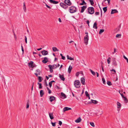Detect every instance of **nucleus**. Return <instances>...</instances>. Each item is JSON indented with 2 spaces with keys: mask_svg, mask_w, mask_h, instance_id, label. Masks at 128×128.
I'll use <instances>...</instances> for the list:
<instances>
[{
  "mask_svg": "<svg viewBox=\"0 0 128 128\" xmlns=\"http://www.w3.org/2000/svg\"><path fill=\"white\" fill-rule=\"evenodd\" d=\"M69 12L71 13H73L76 11V8L74 6L70 7L69 10Z\"/></svg>",
  "mask_w": 128,
  "mask_h": 128,
  "instance_id": "obj_1",
  "label": "nucleus"
},
{
  "mask_svg": "<svg viewBox=\"0 0 128 128\" xmlns=\"http://www.w3.org/2000/svg\"><path fill=\"white\" fill-rule=\"evenodd\" d=\"M74 84L76 88H78L80 86V83L78 80H76L74 82Z\"/></svg>",
  "mask_w": 128,
  "mask_h": 128,
  "instance_id": "obj_2",
  "label": "nucleus"
},
{
  "mask_svg": "<svg viewBox=\"0 0 128 128\" xmlns=\"http://www.w3.org/2000/svg\"><path fill=\"white\" fill-rule=\"evenodd\" d=\"M88 11L89 14H93L94 12L93 7H91L88 8Z\"/></svg>",
  "mask_w": 128,
  "mask_h": 128,
  "instance_id": "obj_3",
  "label": "nucleus"
},
{
  "mask_svg": "<svg viewBox=\"0 0 128 128\" xmlns=\"http://www.w3.org/2000/svg\"><path fill=\"white\" fill-rule=\"evenodd\" d=\"M89 40V37L88 35H86L84 37V43L86 45L88 44V40Z\"/></svg>",
  "mask_w": 128,
  "mask_h": 128,
  "instance_id": "obj_4",
  "label": "nucleus"
},
{
  "mask_svg": "<svg viewBox=\"0 0 128 128\" xmlns=\"http://www.w3.org/2000/svg\"><path fill=\"white\" fill-rule=\"evenodd\" d=\"M60 5L62 8L65 9H66L68 8V6L64 3L61 2L60 4Z\"/></svg>",
  "mask_w": 128,
  "mask_h": 128,
  "instance_id": "obj_5",
  "label": "nucleus"
},
{
  "mask_svg": "<svg viewBox=\"0 0 128 128\" xmlns=\"http://www.w3.org/2000/svg\"><path fill=\"white\" fill-rule=\"evenodd\" d=\"M64 3L65 4H67L68 6V5L70 6L72 4V3L70 0H64Z\"/></svg>",
  "mask_w": 128,
  "mask_h": 128,
  "instance_id": "obj_6",
  "label": "nucleus"
},
{
  "mask_svg": "<svg viewBox=\"0 0 128 128\" xmlns=\"http://www.w3.org/2000/svg\"><path fill=\"white\" fill-rule=\"evenodd\" d=\"M110 0H104L103 2V3L104 4H110Z\"/></svg>",
  "mask_w": 128,
  "mask_h": 128,
  "instance_id": "obj_7",
  "label": "nucleus"
},
{
  "mask_svg": "<svg viewBox=\"0 0 128 128\" xmlns=\"http://www.w3.org/2000/svg\"><path fill=\"white\" fill-rule=\"evenodd\" d=\"M48 61V58L46 57H45L44 58V60L42 61V62L44 63H46Z\"/></svg>",
  "mask_w": 128,
  "mask_h": 128,
  "instance_id": "obj_8",
  "label": "nucleus"
},
{
  "mask_svg": "<svg viewBox=\"0 0 128 128\" xmlns=\"http://www.w3.org/2000/svg\"><path fill=\"white\" fill-rule=\"evenodd\" d=\"M112 63L113 65H114V66H117V64L115 60V58H113Z\"/></svg>",
  "mask_w": 128,
  "mask_h": 128,
  "instance_id": "obj_9",
  "label": "nucleus"
},
{
  "mask_svg": "<svg viewBox=\"0 0 128 128\" xmlns=\"http://www.w3.org/2000/svg\"><path fill=\"white\" fill-rule=\"evenodd\" d=\"M41 52L42 54L44 56L48 54V52L45 50L42 51Z\"/></svg>",
  "mask_w": 128,
  "mask_h": 128,
  "instance_id": "obj_10",
  "label": "nucleus"
},
{
  "mask_svg": "<svg viewBox=\"0 0 128 128\" xmlns=\"http://www.w3.org/2000/svg\"><path fill=\"white\" fill-rule=\"evenodd\" d=\"M33 62L32 61H31L30 63H28V66L29 67L33 68L34 66L33 65Z\"/></svg>",
  "mask_w": 128,
  "mask_h": 128,
  "instance_id": "obj_11",
  "label": "nucleus"
},
{
  "mask_svg": "<svg viewBox=\"0 0 128 128\" xmlns=\"http://www.w3.org/2000/svg\"><path fill=\"white\" fill-rule=\"evenodd\" d=\"M50 3L54 4H57L58 2V1H55L53 0H50Z\"/></svg>",
  "mask_w": 128,
  "mask_h": 128,
  "instance_id": "obj_12",
  "label": "nucleus"
},
{
  "mask_svg": "<svg viewBox=\"0 0 128 128\" xmlns=\"http://www.w3.org/2000/svg\"><path fill=\"white\" fill-rule=\"evenodd\" d=\"M59 76L61 80L62 81H64L65 80V78L64 77V76L63 75H61L60 74H59Z\"/></svg>",
  "mask_w": 128,
  "mask_h": 128,
  "instance_id": "obj_13",
  "label": "nucleus"
},
{
  "mask_svg": "<svg viewBox=\"0 0 128 128\" xmlns=\"http://www.w3.org/2000/svg\"><path fill=\"white\" fill-rule=\"evenodd\" d=\"M90 104L93 103L94 104H97L98 103V102L95 100H91V101L89 102Z\"/></svg>",
  "mask_w": 128,
  "mask_h": 128,
  "instance_id": "obj_14",
  "label": "nucleus"
},
{
  "mask_svg": "<svg viewBox=\"0 0 128 128\" xmlns=\"http://www.w3.org/2000/svg\"><path fill=\"white\" fill-rule=\"evenodd\" d=\"M118 11L116 10V9H113L112 10V11L111 12V14H112L114 13H118Z\"/></svg>",
  "mask_w": 128,
  "mask_h": 128,
  "instance_id": "obj_15",
  "label": "nucleus"
},
{
  "mask_svg": "<svg viewBox=\"0 0 128 128\" xmlns=\"http://www.w3.org/2000/svg\"><path fill=\"white\" fill-rule=\"evenodd\" d=\"M85 80L84 78V77H82L81 78V82L82 84L83 85H84Z\"/></svg>",
  "mask_w": 128,
  "mask_h": 128,
  "instance_id": "obj_16",
  "label": "nucleus"
},
{
  "mask_svg": "<svg viewBox=\"0 0 128 128\" xmlns=\"http://www.w3.org/2000/svg\"><path fill=\"white\" fill-rule=\"evenodd\" d=\"M86 6H84L81 7V12H83L84 11V10L86 8Z\"/></svg>",
  "mask_w": 128,
  "mask_h": 128,
  "instance_id": "obj_17",
  "label": "nucleus"
},
{
  "mask_svg": "<svg viewBox=\"0 0 128 128\" xmlns=\"http://www.w3.org/2000/svg\"><path fill=\"white\" fill-rule=\"evenodd\" d=\"M71 110V108H68L67 107H64L63 109V111L64 112L66 111H67L68 110Z\"/></svg>",
  "mask_w": 128,
  "mask_h": 128,
  "instance_id": "obj_18",
  "label": "nucleus"
},
{
  "mask_svg": "<svg viewBox=\"0 0 128 128\" xmlns=\"http://www.w3.org/2000/svg\"><path fill=\"white\" fill-rule=\"evenodd\" d=\"M55 98L54 96H51L50 97V102H52L55 99Z\"/></svg>",
  "mask_w": 128,
  "mask_h": 128,
  "instance_id": "obj_19",
  "label": "nucleus"
},
{
  "mask_svg": "<svg viewBox=\"0 0 128 128\" xmlns=\"http://www.w3.org/2000/svg\"><path fill=\"white\" fill-rule=\"evenodd\" d=\"M81 120L80 118H78L77 120H75V122H76L79 123L81 121Z\"/></svg>",
  "mask_w": 128,
  "mask_h": 128,
  "instance_id": "obj_20",
  "label": "nucleus"
},
{
  "mask_svg": "<svg viewBox=\"0 0 128 128\" xmlns=\"http://www.w3.org/2000/svg\"><path fill=\"white\" fill-rule=\"evenodd\" d=\"M49 116L50 117V119L51 120L53 119L54 118V117L53 116V114L52 113H49Z\"/></svg>",
  "mask_w": 128,
  "mask_h": 128,
  "instance_id": "obj_21",
  "label": "nucleus"
},
{
  "mask_svg": "<svg viewBox=\"0 0 128 128\" xmlns=\"http://www.w3.org/2000/svg\"><path fill=\"white\" fill-rule=\"evenodd\" d=\"M40 96L41 97H42L44 94V92L43 90H41L40 92Z\"/></svg>",
  "mask_w": 128,
  "mask_h": 128,
  "instance_id": "obj_22",
  "label": "nucleus"
},
{
  "mask_svg": "<svg viewBox=\"0 0 128 128\" xmlns=\"http://www.w3.org/2000/svg\"><path fill=\"white\" fill-rule=\"evenodd\" d=\"M72 68V67L71 66H70L68 68V72L70 73L71 72Z\"/></svg>",
  "mask_w": 128,
  "mask_h": 128,
  "instance_id": "obj_23",
  "label": "nucleus"
},
{
  "mask_svg": "<svg viewBox=\"0 0 128 128\" xmlns=\"http://www.w3.org/2000/svg\"><path fill=\"white\" fill-rule=\"evenodd\" d=\"M67 57L68 60H74V58H73L69 56L68 55H67Z\"/></svg>",
  "mask_w": 128,
  "mask_h": 128,
  "instance_id": "obj_24",
  "label": "nucleus"
},
{
  "mask_svg": "<svg viewBox=\"0 0 128 128\" xmlns=\"http://www.w3.org/2000/svg\"><path fill=\"white\" fill-rule=\"evenodd\" d=\"M93 28H95L96 29L97 28V24L96 22H95L94 23L93 26Z\"/></svg>",
  "mask_w": 128,
  "mask_h": 128,
  "instance_id": "obj_25",
  "label": "nucleus"
},
{
  "mask_svg": "<svg viewBox=\"0 0 128 128\" xmlns=\"http://www.w3.org/2000/svg\"><path fill=\"white\" fill-rule=\"evenodd\" d=\"M117 104L118 106L117 107V108H120L121 107V104L119 102H117Z\"/></svg>",
  "mask_w": 128,
  "mask_h": 128,
  "instance_id": "obj_26",
  "label": "nucleus"
},
{
  "mask_svg": "<svg viewBox=\"0 0 128 128\" xmlns=\"http://www.w3.org/2000/svg\"><path fill=\"white\" fill-rule=\"evenodd\" d=\"M52 50L54 52H56V51H58V49L56 48L55 47H53L52 48Z\"/></svg>",
  "mask_w": 128,
  "mask_h": 128,
  "instance_id": "obj_27",
  "label": "nucleus"
},
{
  "mask_svg": "<svg viewBox=\"0 0 128 128\" xmlns=\"http://www.w3.org/2000/svg\"><path fill=\"white\" fill-rule=\"evenodd\" d=\"M61 95L62 97H64V98H66V96L63 92H62L61 93Z\"/></svg>",
  "mask_w": 128,
  "mask_h": 128,
  "instance_id": "obj_28",
  "label": "nucleus"
},
{
  "mask_svg": "<svg viewBox=\"0 0 128 128\" xmlns=\"http://www.w3.org/2000/svg\"><path fill=\"white\" fill-rule=\"evenodd\" d=\"M123 98L124 99V100L126 103H127L128 102V100L126 97H123Z\"/></svg>",
  "mask_w": 128,
  "mask_h": 128,
  "instance_id": "obj_29",
  "label": "nucleus"
},
{
  "mask_svg": "<svg viewBox=\"0 0 128 128\" xmlns=\"http://www.w3.org/2000/svg\"><path fill=\"white\" fill-rule=\"evenodd\" d=\"M90 72L92 73V74L94 76L96 74V73L95 72L93 71H92V70L90 69Z\"/></svg>",
  "mask_w": 128,
  "mask_h": 128,
  "instance_id": "obj_30",
  "label": "nucleus"
},
{
  "mask_svg": "<svg viewBox=\"0 0 128 128\" xmlns=\"http://www.w3.org/2000/svg\"><path fill=\"white\" fill-rule=\"evenodd\" d=\"M104 31V29H100L99 31V34H101Z\"/></svg>",
  "mask_w": 128,
  "mask_h": 128,
  "instance_id": "obj_31",
  "label": "nucleus"
},
{
  "mask_svg": "<svg viewBox=\"0 0 128 128\" xmlns=\"http://www.w3.org/2000/svg\"><path fill=\"white\" fill-rule=\"evenodd\" d=\"M38 84L39 85V89H41L42 88V84L41 83L38 82Z\"/></svg>",
  "mask_w": 128,
  "mask_h": 128,
  "instance_id": "obj_32",
  "label": "nucleus"
},
{
  "mask_svg": "<svg viewBox=\"0 0 128 128\" xmlns=\"http://www.w3.org/2000/svg\"><path fill=\"white\" fill-rule=\"evenodd\" d=\"M42 78L40 76H38V80H39V82H40L42 81Z\"/></svg>",
  "mask_w": 128,
  "mask_h": 128,
  "instance_id": "obj_33",
  "label": "nucleus"
},
{
  "mask_svg": "<svg viewBox=\"0 0 128 128\" xmlns=\"http://www.w3.org/2000/svg\"><path fill=\"white\" fill-rule=\"evenodd\" d=\"M107 7H106L104 8H103V10H104V12H106L107 10Z\"/></svg>",
  "mask_w": 128,
  "mask_h": 128,
  "instance_id": "obj_34",
  "label": "nucleus"
},
{
  "mask_svg": "<svg viewBox=\"0 0 128 128\" xmlns=\"http://www.w3.org/2000/svg\"><path fill=\"white\" fill-rule=\"evenodd\" d=\"M36 72L37 73H38V75H40V70L39 69H38L36 70Z\"/></svg>",
  "mask_w": 128,
  "mask_h": 128,
  "instance_id": "obj_35",
  "label": "nucleus"
},
{
  "mask_svg": "<svg viewBox=\"0 0 128 128\" xmlns=\"http://www.w3.org/2000/svg\"><path fill=\"white\" fill-rule=\"evenodd\" d=\"M110 57H109L108 58V59L107 60V61L108 63V64H109L110 62Z\"/></svg>",
  "mask_w": 128,
  "mask_h": 128,
  "instance_id": "obj_36",
  "label": "nucleus"
},
{
  "mask_svg": "<svg viewBox=\"0 0 128 128\" xmlns=\"http://www.w3.org/2000/svg\"><path fill=\"white\" fill-rule=\"evenodd\" d=\"M89 1L90 2L91 5H92L94 4V2L92 0H89Z\"/></svg>",
  "mask_w": 128,
  "mask_h": 128,
  "instance_id": "obj_37",
  "label": "nucleus"
},
{
  "mask_svg": "<svg viewBox=\"0 0 128 128\" xmlns=\"http://www.w3.org/2000/svg\"><path fill=\"white\" fill-rule=\"evenodd\" d=\"M52 66V68H57V65H56V64H54Z\"/></svg>",
  "mask_w": 128,
  "mask_h": 128,
  "instance_id": "obj_38",
  "label": "nucleus"
},
{
  "mask_svg": "<svg viewBox=\"0 0 128 128\" xmlns=\"http://www.w3.org/2000/svg\"><path fill=\"white\" fill-rule=\"evenodd\" d=\"M86 4V3L84 1H83L80 4L81 5H83L84 4Z\"/></svg>",
  "mask_w": 128,
  "mask_h": 128,
  "instance_id": "obj_39",
  "label": "nucleus"
},
{
  "mask_svg": "<svg viewBox=\"0 0 128 128\" xmlns=\"http://www.w3.org/2000/svg\"><path fill=\"white\" fill-rule=\"evenodd\" d=\"M107 84L109 86H110L112 84L111 82L110 81H107Z\"/></svg>",
  "mask_w": 128,
  "mask_h": 128,
  "instance_id": "obj_40",
  "label": "nucleus"
},
{
  "mask_svg": "<svg viewBox=\"0 0 128 128\" xmlns=\"http://www.w3.org/2000/svg\"><path fill=\"white\" fill-rule=\"evenodd\" d=\"M90 125L93 127L94 126V123L93 122H90Z\"/></svg>",
  "mask_w": 128,
  "mask_h": 128,
  "instance_id": "obj_41",
  "label": "nucleus"
},
{
  "mask_svg": "<svg viewBox=\"0 0 128 128\" xmlns=\"http://www.w3.org/2000/svg\"><path fill=\"white\" fill-rule=\"evenodd\" d=\"M85 94L86 96H89V94H88V92L87 91H86L85 92Z\"/></svg>",
  "mask_w": 128,
  "mask_h": 128,
  "instance_id": "obj_42",
  "label": "nucleus"
},
{
  "mask_svg": "<svg viewBox=\"0 0 128 128\" xmlns=\"http://www.w3.org/2000/svg\"><path fill=\"white\" fill-rule=\"evenodd\" d=\"M29 103L28 102H27L26 105V108L27 109L29 107Z\"/></svg>",
  "mask_w": 128,
  "mask_h": 128,
  "instance_id": "obj_43",
  "label": "nucleus"
},
{
  "mask_svg": "<svg viewBox=\"0 0 128 128\" xmlns=\"http://www.w3.org/2000/svg\"><path fill=\"white\" fill-rule=\"evenodd\" d=\"M56 122H54V123L52 122H51V124L52 125V126H56Z\"/></svg>",
  "mask_w": 128,
  "mask_h": 128,
  "instance_id": "obj_44",
  "label": "nucleus"
},
{
  "mask_svg": "<svg viewBox=\"0 0 128 128\" xmlns=\"http://www.w3.org/2000/svg\"><path fill=\"white\" fill-rule=\"evenodd\" d=\"M47 88L48 90V93L50 94L51 93V90L48 87H47Z\"/></svg>",
  "mask_w": 128,
  "mask_h": 128,
  "instance_id": "obj_45",
  "label": "nucleus"
},
{
  "mask_svg": "<svg viewBox=\"0 0 128 128\" xmlns=\"http://www.w3.org/2000/svg\"><path fill=\"white\" fill-rule=\"evenodd\" d=\"M121 35L120 34H118L116 36V37L117 38H119L120 37Z\"/></svg>",
  "mask_w": 128,
  "mask_h": 128,
  "instance_id": "obj_46",
  "label": "nucleus"
},
{
  "mask_svg": "<svg viewBox=\"0 0 128 128\" xmlns=\"http://www.w3.org/2000/svg\"><path fill=\"white\" fill-rule=\"evenodd\" d=\"M123 57L126 60L127 62L128 63V59L124 55L123 56Z\"/></svg>",
  "mask_w": 128,
  "mask_h": 128,
  "instance_id": "obj_47",
  "label": "nucleus"
},
{
  "mask_svg": "<svg viewBox=\"0 0 128 128\" xmlns=\"http://www.w3.org/2000/svg\"><path fill=\"white\" fill-rule=\"evenodd\" d=\"M102 80L103 82V83L104 84H106V82L105 79L104 78H102Z\"/></svg>",
  "mask_w": 128,
  "mask_h": 128,
  "instance_id": "obj_48",
  "label": "nucleus"
},
{
  "mask_svg": "<svg viewBox=\"0 0 128 128\" xmlns=\"http://www.w3.org/2000/svg\"><path fill=\"white\" fill-rule=\"evenodd\" d=\"M48 67L50 69H52V66L51 65H48Z\"/></svg>",
  "mask_w": 128,
  "mask_h": 128,
  "instance_id": "obj_49",
  "label": "nucleus"
},
{
  "mask_svg": "<svg viewBox=\"0 0 128 128\" xmlns=\"http://www.w3.org/2000/svg\"><path fill=\"white\" fill-rule=\"evenodd\" d=\"M116 52V49L115 48H114V52L112 53L113 54H114Z\"/></svg>",
  "mask_w": 128,
  "mask_h": 128,
  "instance_id": "obj_50",
  "label": "nucleus"
},
{
  "mask_svg": "<svg viewBox=\"0 0 128 128\" xmlns=\"http://www.w3.org/2000/svg\"><path fill=\"white\" fill-rule=\"evenodd\" d=\"M52 83L51 82H50L49 83V86L50 88H51L52 86Z\"/></svg>",
  "mask_w": 128,
  "mask_h": 128,
  "instance_id": "obj_51",
  "label": "nucleus"
},
{
  "mask_svg": "<svg viewBox=\"0 0 128 128\" xmlns=\"http://www.w3.org/2000/svg\"><path fill=\"white\" fill-rule=\"evenodd\" d=\"M23 9L25 12H26V7H23Z\"/></svg>",
  "mask_w": 128,
  "mask_h": 128,
  "instance_id": "obj_52",
  "label": "nucleus"
},
{
  "mask_svg": "<svg viewBox=\"0 0 128 128\" xmlns=\"http://www.w3.org/2000/svg\"><path fill=\"white\" fill-rule=\"evenodd\" d=\"M25 42L27 44V38L26 36H25Z\"/></svg>",
  "mask_w": 128,
  "mask_h": 128,
  "instance_id": "obj_53",
  "label": "nucleus"
},
{
  "mask_svg": "<svg viewBox=\"0 0 128 128\" xmlns=\"http://www.w3.org/2000/svg\"><path fill=\"white\" fill-rule=\"evenodd\" d=\"M46 5L47 8L50 9H51V8L50 6L47 5L46 4Z\"/></svg>",
  "mask_w": 128,
  "mask_h": 128,
  "instance_id": "obj_54",
  "label": "nucleus"
},
{
  "mask_svg": "<svg viewBox=\"0 0 128 128\" xmlns=\"http://www.w3.org/2000/svg\"><path fill=\"white\" fill-rule=\"evenodd\" d=\"M62 122L60 121H59V125H60V126H61V124H62Z\"/></svg>",
  "mask_w": 128,
  "mask_h": 128,
  "instance_id": "obj_55",
  "label": "nucleus"
},
{
  "mask_svg": "<svg viewBox=\"0 0 128 128\" xmlns=\"http://www.w3.org/2000/svg\"><path fill=\"white\" fill-rule=\"evenodd\" d=\"M95 14L96 15H98L99 14V12H95Z\"/></svg>",
  "mask_w": 128,
  "mask_h": 128,
  "instance_id": "obj_56",
  "label": "nucleus"
},
{
  "mask_svg": "<svg viewBox=\"0 0 128 128\" xmlns=\"http://www.w3.org/2000/svg\"><path fill=\"white\" fill-rule=\"evenodd\" d=\"M79 74V72H77L76 73V76H78Z\"/></svg>",
  "mask_w": 128,
  "mask_h": 128,
  "instance_id": "obj_57",
  "label": "nucleus"
},
{
  "mask_svg": "<svg viewBox=\"0 0 128 128\" xmlns=\"http://www.w3.org/2000/svg\"><path fill=\"white\" fill-rule=\"evenodd\" d=\"M111 71L114 72L115 73L116 72V71L114 69H112L111 70H110Z\"/></svg>",
  "mask_w": 128,
  "mask_h": 128,
  "instance_id": "obj_58",
  "label": "nucleus"
},
{
  "mask_svg": "<svg viewBox=\"0 0 128 128\" xmlns=\"http://www.w3.org/2000/svg\"><path fill=\"white\" fill-rule=\"evenodd\" d=\"M62 59H63V60H64L65 58L64 56H62Z\"/></svg>",
  "mask_w": 128,
  "mask_h": 128,
  "instance_id": "obj_59",
  "label": "nucleus"
},
{
  "mask_svg": "<svg viewBox=\"0 0 128 128\" xmlns=\"http://www.w3.org/2000/svg\"><path fill=\"white\" fill-rule=\"evenodd\" d=\"M101 67H102V71L103 72H104V70L103 69V66H102V65H101Z\"/></svg>",
  "mask_w": 128,
  "mask_h": 128,
  "instance_id": "obj_60",
  "label": "nucleus"
},
{
  "mask_svg": "<svg viewBox=\"0 0 128 128\" xmlns=\"http://www.w3.org/2000/svg\"><path fill=\"white\" fill-rule=\"evenodd\" d=\"M86 23L87 24H89V21L88 20H87L86 21Z\"/></svg>",
  "mask_w": 128,
  "mask_h": 128,
  "instance_id": "obj_61",
  "label": "nucleus"
},
{
  "mask_svg": "<svg viewBox=\"0 0 128 128\" xmlns=\"http://www.w3.org/2000/svg\"><path fill=\"white\" fill-rule=\"evenodd\" d=\"M56 88L57 89H59L60 88L59 87V86H56Z\"/></svg>",
  "mask_w": 128,
  "mask_h": 128,
  "instance_id": "obj_62",
  "label": "nucleus"
},
{
  "mask_svg": "<svg viewBox=\"0 0 128 128\" xmlns=\"http://www.w3.org/2000/svg\"><path fill=\"white\" fill-rule=\"evenodd\" d=\"M58 20L60 22H62V21H61V20L60 18H58Z\"/></svg>",
  "mask_w": 128,
  "mask_h": 128,
  "instance_id": "obj_63",
  "label": "nucleus"
},
{
  "mask_svg": "<svg viewBox=\"0 0 128 128\" xmlns=\"http://www.w3.org/2000/svg\"><path fill=\"white\" fill-rule=\"evenodd\" d=\"M42 49V48H38L37 50L38 51H39V50H41Z\"/></svg>",
  "mask_w": 128,
  "mask_h": 128,
  "instance_id": "obj_64",
  "label": "nucleus"
}]
</instances>
